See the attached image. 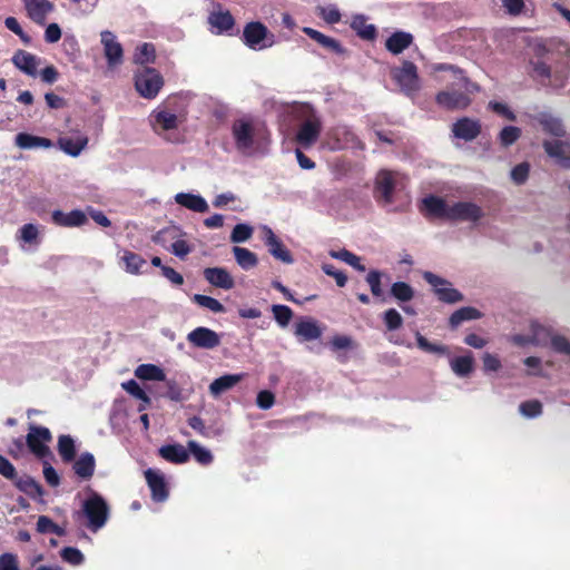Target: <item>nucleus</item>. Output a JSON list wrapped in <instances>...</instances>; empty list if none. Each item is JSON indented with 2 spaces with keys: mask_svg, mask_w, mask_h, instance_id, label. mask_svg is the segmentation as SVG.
I'll return each mask as SVG.
<instances>
[{
  "mask_svg": "<svg viewBox=\"0 0 570 570\" xmlns=\"http://www.w3.org/2000/svg\"><path fill=\"white\" fill-rule=\"evenodd\" d=\"M321 134V121L317 118L305 120L298 128L296 141L303 148H309L314 145Z\"/></svg>",
  "mask_w": 570,
  "mask_h": 570,
  "instance_id": "obj_17",
  "label": "nucleus"
},
{
  "mask_svg": "<svg viewBox=\"0 0 570 570\" xmlns=\"http://www.w3.org/2000/svg\"><path fill=\"white\" fill-rule=\"evenodd\" d=\"M14 485L30 498L41 497L43 494L42 487L31 476L24 475L14 479Z\"/></svg>",
  "mask_w": 570,
  "mask_h": 570,
  "instance_id": "obj_38",
  "label": "nucleus"
},
{
  "mask_svg": "<svg viewBox=\"0 0 570 570\" xmlns=\"http://www.w3.org/2000/svg\"><path fill=\"white\" fill-rule=\"evenodd\" d=\"M88 137L83 134L75 136L60 137L58 139L59 148L71 157H78L88 145Z\"/></svg>",
  "mask_w": 570,
  "mask_h": 570,
  "instance_id": "obj_24",
  "label": "nucleus"
},
{
  "mask_svg": "<svg viewBox=\"0 0 570 570\" xmlns=\"http://www.w3.org/2000/svg\"><path fill=\"white\" fill-rule=\"evenodd\" d=\"M208 23L215 29L214 33L222 35L233 29L235 20L228 10L214 11L208 17Z\"/></svg>",
  "mask_w": 570,
  "mask_h": 570,
  "instance_id": "obj_28",
  "label": "nucleus"
},
{
  "mask_svg": "<svg viewBox=\"0 0 570 570\" xmlns=\"http://www.w3.org/2000/svg\"><path fill=\"white\" fill-rule=\"evenodd\" d=\"M481 312L474 307H461L455 311L450 317L451 327H458L465 321L478 320L481 317Z\"/></svg>",
  "mask_w": 570,
  "mask_h": 570,
  "instance_id": "obj_42",
  "label": "nucleus"
},
{
  "mask_svg": "<svg viewBox=\"0 0 570 570\" xmlns=\"http://www.w3.org/2000/svg\"><path fill=\"white\" fill-rule=\"evenodd\" d=\"M550 343L556 352L570 356V342L564 336L552 335Z\"/></svg>",
  "mask_w": 570,
  "mask_h": 570,
  "instance_id": "obj_63",
  "label": "nucleus"
},
{
  "mask_svg": "<svg viewBox=\"0 0 570 570\" xmlns=\"http://www.w3.org/2000/svg\"><path fill=\"white\" fill-rule=\"evenodd\" d=\"M155 59V47L151 43L145 42L137 47L134 55V61L139 65L153 62Z\"/></svg>",
  "mask_w": 570,
  "mask_h": 570,
  "instance_id": "obj_51",
  "label": "nucleus"
},
{
  "mask_svg": "<svg viewBox=\"0 0 570 570\" xmlns=\"http://www.w3.org/2000/svg\"><path fill=\"white\" fill-rule=\"evenodd\" d=\"M422 203L429 215L448 220L450 203L433 195L423 198Z\"/></svg>",
  "mask_w": 570,
  "mask_h": 570,
  "instance_id": "obj_27",
  "label": "nucleus"
},
{
  "mask_svg": "<svg viewBox=\"0 0 570 570\" xmlns=\"http://www.w3.org/2000/svg\"><path fill=\"white\" fill-rule=\"evenodd\" d=\"M233 254L237 265L244 271L254 268L258 264L256 254L245 247L234 246Z\"/></svg>",
  "mask_w": 570,
  "mask_h": 570,
  "instance_id": "obj_36",
  "label": "nucleus"
},
{
  "mask_svg": "<svg viewBox=\"0 0 570 570\" xmlns=\"http://www.w3.org/2000/svg\"><path fill=\"white\" fill-rule=\"evenodd\" d=\"M52 439L51 432L48 428L30 425L29 432L27 434L26 441L30 451L38 459H46L51 455V451L47 443H49Z\"/></svg>",
  "mask_w": 570,
  "mask_h": 570,
  "instance_id": "obj_9",
  "label": "nucleus"
},
{
  "mask_svg": "<svg viewBox=\"0 0 570 570\" xmlns=\"http://www.w3.org/2000/svg\"><path fill=\"white\" fill-rule=\"evenodd\" d=\"M303 32L322 47L337 55H343L345 52V49L342 47V45L332 37H328L311 27H304Z\"/></svg>",
  "mask_w": 570,
  "mask_h": 570,
  "instance_id": "obj_30",
  "label": "nucleus"
},
{
  "mask_svg": "<svg viewBox=\"0 0 570 570\" xmlns=\"http://www.w3.org/2000/svg\"><path fill=\"white\" fill-rule=\"evenodd\" d=\"M191 299L197 305H199V306H202L204 308H207V309H209L213 313H223V312H225L224 305L219 301L214 298V297H210V296H207V295H203V294H195Z\"/></svg>",
  "mask_w": 570,
  "mask_h": 570,
  "instance_id": "obj_50",
  "label": "nucleus"
},
{
  "mask_svg": "<svg viewBox=\"0 0 570 570\" xmlns=\"http://www.w3.org/2000/svg\"><path fill=\"white\" fill-rule=\"evenodd\" d=\"M51 217L56 225L62 227H80L88 222L86 213L80 209H73L69 213L53 210Z\"/></svg>",
  "mask_w": 570,
  "mask_h": 570,
  "instance_id": "obj_22",
  "label": "nucleus"
},
{
  "mask_svg": "<svg viewBox=\"0 0 570 570\" xmlns=\"http://www.w3.org/2000/svg\"><path fill=\"white\" fill-rule=\"evenodd\" d=\"M438 70H453L456 81L445 90L440 91L436 104L448 110H461L471 104L470 95L479 90V86L470 81L461 70L453 66L441 65Z\"/></svg>",
  "mask_w": 570,
  "mask_h": 570,
  "instance_id": "obj_1",
  "label": "nucleus"
},
{
  "mask_svg": "<svg viewBox=\"0 0 570 570\" xmlns=\"http://www.w3.org/2000/svg\"><path fill=\"white\" fill-rule=\"evenodd\" d=\"M253 235V227L248 224H237L230 234V242L234 244L244 243Z\"/></svg>",
  "mask_w": 570,
  "mask_h": 570,
  "instance_id": "obj_52",
  "label": "nucleus"
},
{
  "mask_svg": "<svg viewBox=\"0 0 570 570\" xmlns=\"http://www.w3.org/2000/svg\"><path fill=\"white\" fill-rule=\"evenodd\" d=\"M174 199L179 206L195 213H206L209 209L207 200L199 194L178 193Z\"/></svg>",
  "mask_w": 570,
  "mask_h": 570,
  "instance_id": "obj_25",
  "label": "nucleus"
},
{
  "mask_svg": "<svg viewBox=\"0 0 570 570\" xmlns=\"http://www.w3.org/2000/svg\"><path fill=\"white\" fill-rule=\"evenodd\" d=\"M390 293L399 302H410L414 297L413 287L405 282L393 283Z\"/></svg>",
  "mask_w": 570,
  "mask_h": 570,
  "instance_id": "obj_48",
  "label": "nucleus"
},
{
  "mask_svg": "<svg viewBox=\"0 0 570 570\" xmlns=\"http://www.w3.org/2000/svg\"><path fill=\"white\" fill-rule=\"evenodd\" d=\"M481 131V125L478 120L463 117L459 119L452 126V132L454 137L471 141L475 139Z\"/></svg>",
  "mask_w": 570,
  "mask_h": 570,
  "instance_id": "obj_20",
  "label": "nucleus"
},
{
  "mask_svg": "<svg viewBox=\"0 0 570 570\" xmlns=\"http://www.w3.org/2000/svg\"><path fill=\"white\" fill-rule=\"evenodd\" d=\"M60 556L63 561L72 566H79L85 560L82 552L79 549L72 547L63 548L60 552Z\"/></svg>",
  "mask_w": 570,
  "mask_h": 570,
  "instance_id": "obj_58",
  "label": "nucleus"
},
{
  "mask_svg": "<svg viewBox=\"0 0 570 570\" xmlns=\"http://www.w3.org/2000/svg\"><path fill=\"white\" fill-rule=\"evenodd\" d=\"M396 187V174L389 170H381L375 179V193L379 200L384 205L393 202V194Z\"/></svg>",
  "mask_w": 570,
  "mask_h": 570,
  "instance_id": "obj_16",
  "label": "nucleus"
},
{
  "mask_svg": "<svg viewBox=\"0 0 570 570\" xmlns=\"http://www.w3.org/2000/svg\"><path fill=\"white\" fill-rule=\"evenodd\" d=\"M532 345L543 346L550 343L552 337V332L550 328L540 325L537 322H532L530 325Z\"/></svg>",
  "mask_w": 570,
  "mask_h": 570,
  "instance_id": "obj_45",
  "label": "nucleus"
},
{
  "mask_svg": "<svg viewBox=\"0 0 570 570\" xmlns=\"http://www.w3.org/2000/svg\"><path fill=\"white\" fill-rule=\"evenodd\" d=\"M351 28L363 40L372 41L377 36L376 27L374 24L367 23V18L364 14L353 16Z\"/></svg>",
  "mask_w": 570,
  "mask_h": 570,
  "instance_id": "obj_31",
  "label": "nucleus"
},
{
  "mask_svg": "<svg viewBox=\"0 0 570 570\" xmlns=\"http://www.w3.org/2000/svg\"><path fill=\"white\" fill-rule=\"evenodd\" d=\"M120 261L125 265V271L134 275L139 274L141 267L146 265V261L140 255L127 249L122 252Z\"/></svg>",
  "mask_w": 570,
  "mask_h": 570,
  "instance_id": "obj_40",
  "label": "nucleus"
},
{
  "mask_svg": "<svg viewBox=\"0 0 570 570\" xmlns=\"http://www.w3.org/2000/svg\"><path fill=\"white\" fill-rule=\"evenodd\" d=\"M186 338L193 347L203 350H214L222 343V335L205 326L194 328Z\"/></svg>",
  "mask_w": 570,
  "mask_h": 570,
  "instance_id": "obj_11",
  "label": "nucleus"
},
{
  "mask_svg": "<svg viewBox=\"0 0 570 570\" xmlns=\"http://www.w3.org/2000/svg\"><path fill=\"white\" fill-rule=\"evenodd\" d=\"M544 151L563 168H570V137L563 140H544Z\"/></svg>",
  "mask_w": 570,
  "mask_h": 570,
  "instance_id": "obj_14",
  "label": "nucleus"
},
{
  "mask_svg": "<svg viewBox=\"0 0 570 570\" xmlns=\"http://www.w3.org/2000/svg\"><path fill=\"white\" fill-rule=\"evenodd\" d=\"M295 336L299 342L315 341L322 336V330L312 318H302L295 323Z\"/></svg>",
  "mask_w": 570,
  "mask_h": 570,
  "instance_id": "obj_23",
  "label": "nucleus"
},
{
  "mask_svg": "<svg viewBox=\"0 0 570 570\" xmlns=\"http://www.w3.org/2000/svg\"><path fill=\"white\" fill-rule=\"evenodd\" d=\"M149 125L153 131L170 144H179L183 141V135L179 127L185 122V117L177 114L169 106L160 105L149 115Z\"/></svg>",
  "mask_w": 570,
  "mask_h": 570,
  "instance_id": "obj_3",
  "label": "nucleus"
},
{
  "mask_svg": "<svg viewBox=\"0 0 570 570\" xmlns=\"http://www.w3.org/2000/svg\"><path fill=\"white\" fill-rule=\"evenodd\" d=\"M135 375L140 380L164 381L165 372L154 364H141L135 370Z\"/></svg>",
  "mask_w": 570,
  "mask_h": 570,
  "instance_id": "obj_41",
  "label": "nucleus"
},
{
  "mask_svg": "<svg viewBox=\"0 0 570 570\" xmlns=\"http://www.w3.org/2000/svg\"><path fill=\"white\" fill-rule=\"evenodd\" d=\"M0 570H20L18 558L13 553H2L0 556Z\"/></svg>",
  "mask_w": 570,
  "mask_h": 570,
  "instance_id": "obj_64",
  "label": "nucleus"
},
{
  "mask_svg": "<svg viewBox=\"0 0 570 570\" xmlns=\"http://www.w3.org/2000/svg\"><path fill=\"white\" fill-rule=\"evenodd\" d=\"M261 229L263 233V240L265 245L268 247L271 255L285 264H292L294 259L289 250L278 239L273 229L267 225H263Z\"/></svg>",
  "mask_w": 570,
  "mask_h": 570,
  "instance_id": "obj_13",
  "label": "nucleus"
},
{
  "mask_svg": "<svg viewBox=\"0 0 570 570\" xmlns=\"http://www.w3.org/2000/svg\"><path fill=\"white\" fill-rule=\"evenodd\" d=\"M331 138L334 140L332 146L333 149H344V148H358L363 149V142L357 138L354 131L345 126L338 125L331 130Z\"/></svg>",
  "mask_w": 570,
  "mask_h": 570,
  "instance_id": "obj_15",
  "label": "nucleus"
},
{
  "mask_svg": "<svg viewBox=\"0 0 570 570\" xmlns=\"http://www.w3.org/2000/svg\"><path fill=\"white\" fill-rule=\"evenodd\" d=\"M28 17L37 24L43 26L47 16L53 10V4L48 0H22Z\"/></svg>",
  "mask_w": 570,
  "mask_h": 570,
  "instance_id": "obj_19",
  "label": "nucleus"
},
{
  "mask_svg": "<svg viewBox=\"0 0 570 570\" xmlns=\"http://www.w3.org/2000/svg\"><path fill=\"white\" fill-rule=\"evenodd\" d=\"M121 387L131 396L140 400L145 403H150V397L147 393L139 386V384L135 380H129L121 383Z\"/></svg>",
  "mask_w": 570,
  "mask_h": 570,
  "instance_id": "obj_54",
  "label": "nucleus"
},
{
  "mask_svg": "<svg viewBox=\"0 0 570 570\" xmlns=\"http://www.w3.org/2000/svg\"><path fill=\"white\" fill-rule=\"evenodd\" d=\"M43 478L46 482L52 488H56L60 484V476L58 472L48 461H43Z\"/></svg>",
  "mask_w": 570,
  "mask_h": 570,
  "instance_id": "obj_62",
  "label": "nucleus"
},
{
  "mask_svg": "<svg viewBox=\"0 0 570 570\" xmlns=\"http://www.w3.org/2000/svg\"><path fill=\"white\" fill-rule=\"evenodd\" d=\"M320 17L327 23L334 24L341 21V12L335 4L317 7Z\"/></svg>",
  "mask_w": 570,
  "mask_h": 570,
  "instance_id": "obj_53",
  "label": "nucleus"
},
{
  "mask_svg": "<svg viewBox=\"0 0 570 570\" xmlns=\"http://www.w3.org/2000/svg\"><path fill=\"white\" fill-rule=\"evenodd\" d=\"M205 279L213 286L222 289H232L235 281L229 272L224 267H207L204 269Z\"/></svg>",
  "mask_w": 570,
  "mask_h": 570,
  "instance_id": "obj_21",
  "label": "nucleus"
},
{
  "mask_svg": "<svg viewBox=\"0 0 570 570\" xmlns=\"http://www.w3.org/2000/svg\"><path fill=\"white\" fill-rule=\"evenodd\" d=\"M187 446L189 452L193 454V456L198 463L203 465H208L213 462L214 456L207 448L202 446L196 441H189L187 443Z\"/></svg>",
  "mask_w": 570,
  "mask_h": 570,
  "instance_id": "obj_47",
  "label": "nucleus"
},
{
  "mask_svg": "<svg viewBox=\"0 0 570 570\" xmlns=\"http://www.w3.org/2000/svg\"><path fill=\"white\" fill-rule=\"evenodd\" d=\"M519 411L525 417H537L542 413V404L537 400L525 401L519 405Z\"/></svg>",
  "mask_w": 570,
  "mask_h": 570,
  "instance_id": "obj_56",
  "label": "nucleus"
},
{
  "mask_svg": "<svg viewBox=\"0 0 570 570\" xmlns=\"http://www.w3.org/2000/svg\"><path fill=\"white\" fill-rule=\"evenodd\" d=\"M521 137V129L515 126H505L498 135L499 144L508 148Z\"/></svg>",
  "mask_w": 570,
  "mask_h": 570,
  "instance_id": "obj_49",
  "label": "nucleus"
},
{
  "mask_svg": "<svg viewBox=\"0 0 570 570\" xmlns=\"http://www.w3.org/2000/svg\"><path fill=\"white\" fill-rule=\"evenodd\" d=\"M13 65L28 76H37V57L23 50H18L12 57Z\"/></svg>",
  "mask_w": 570,
  "mask_h": 570,
  "instance_id": "obj_29",
  "label": "nucleus"
},
{
  "mask_svg": "<svg viewBox=\"0 0 570 570\" xmlns=\"http://www.w3.org/2000/svg\"><path fill=\"white\" fill-rule=\"evenodd\" d=\"M274 318L281 327H286L293 317L292 309L286 305H273Z\"/></svg>",
  "mask_w": 570,
  "mask_h": 570,
  "instance_id": "obj_55",
  "label": "nucleus"
},
{
  "mask_svg": "<svg viewBox=\"0 0 570 570\" xmlns=\"http://www.w3.org/2000/svg\"><path fill=\"white\" fill-rule=\"evenodd\" d=\"M413 42V36L406 31H395L385 41V48L393 55H400Z\"/></svg>",
  "mask_w": 570,
  "mask_h": 570,
  "instance_id": "obj_26",
  "label": "nucleus"
},
{
  "mask_svg": "<svg viewBox=\"0 0 570 570\" xmlns=\"http://www.w3.org/2000/svg\"><path fill=\"white\" fill-rule=\"evenodd\" d=\"M100 42L104 47V53L109 67H116L122 63L124 49L121 43L117 40L116 35L110 30H102L100 32Z\"/></svg>",
  "mask_w": 570,
  "mask_h": 570,
  "instance_id": "obj_12",
  "label": "nucleus"
},
{
  "mask_svg": "<svg viewBox=\"0 0 570 570\" xmlns=\"http://www.w3.org/2000/svg\"><path fill=\"white\" fill-rule=\"evenodd\" d=\"M382 272L377 269H372L366 275V283L368 284L372 294L375 297H380L383 294L382 287H381V278H382Z\"/></svg>",
  "mask_w": 570,
  "mask_h": 570,
  "instance_id": "obj_59",
  "label": "nucleus"
},
{
  "mask_svg": "<svg viewBox=\"0 0 570 570\" xmlns=\"http://www.w3.org/2000/svg\"><path fill=\"white\" fill-rule=\"evenodd\" d=\"M236 150L246 157H253L263 148V129L252 118L235 119L230 127Z\"/></svg>",
  "mask_w": 570,
  "mask_h": 570,
  "instance_id": "obj_2",
  "label": "nucleus"
},
{
  "mask_svg": "<svg viewBox=\"0 0 570 570\" xmlns=\"http://www.w3.org/2000/svg\"><path fill=\"white\" fill-rule=\"evenodd\" d=\"M243 376V374H226L215 379L209 385L210 394L215 397L219 396L239 383Z\"/></svg>",
  "mask_w": 570,
  "mask_h": 570,
  "instance_id": "obj_35",
  "label": "nucleus"
},
{
  "mask_svg": "<svg viewBox=\"0 0 570 570\" xmlns=\"http://www.w3.org/2000/svg\"><path fill=\"white\" fill-rule=\"evenodd\" d=\"M423 278L432 286L440 301L448 304H454L463 301V295L452 286L450 281L432 272H424Z\"/></svg>",
  "mask_w": 570,
  "mask_h": 570,
  "instance_id": "obj_8",
  "label": "nucleus"
},
{
  "mask_svg": "<svg viewBox=\"0 0 570 570\" xmlns=\"http://www.w3.org/2000/svg\"><path fill=\"white\" fill-rule=\"evenodd\" d=\"M86 498L81 503V512L87 519V528L91 532L102 529L109 520L110 507L107 500L90 487L85 490Z\"/></svg>",
  "mask_w": 570,
  "mask_h": 570,
  "instance_id": "obj_4",
  "label": "nucleus"
},
{
  "mask_svg": "<svg viewBox=\"0 0 570 570\" xmlns=\"http://www.w3.org/2000/svg\"><path fill=\"white\" fill-rule=\"evenodd\" d=\"M159 454L166 461L176 464L185 463L189 459L188 450L181 444L163 445L159 449Z\"/></svg>",
  "mask_w": 570,
  "mask_h": 570,
  "instance_id": "obj_33",
  "label": "nucleus"
},
{
  "mask_svg": "<svg viewBox=\"0 0 570 570\" xmlns=\"http://www.w3.org/2000/svg\"><path fill=\"white\" fill-rule=\"evenodd\" d=\"M243 42L252 50L261 51L276 43L275 35L259 21L248 22L243 30Z\"/></svg>",
  "mask_w": 570,
  "mask_h": 570,
  "instance_id": "obj_5",
  "label": "nucleus"
},
{
  "mask_svg": "<svg viewBox=\"0 0 570 570\" xmlns=\"http://www.w3.org/2000/svg\"><path fill=\"white\" fill-rule=\"evenodd\" d=\"M415 338L417 346L426 353L438 354L441 356H450L451 354L450 348L446 345L431 343L419 332L415 334Z\"/></svg>",
  "mask_w": 570,
  "mask_h": 570,
  "instance_id": "obj_46",
  "label": "nucleus"
},
{
  "mask_svg": "<svg viewBox=\"0 0 570 570\" xmlns=\"http://www.w3.org/2000/svg\"><path fill=\"white\" fill-rule=\"evenodd\" d=\"M530 173V165L525 161L518 164L511 169L510 177L517 185H522L527 181Z\"/></svg>",
  "mask_w": 570,
  "mask_h": 570,
  "instance_id": "obj_57",
  "label": "nucleus"
},
{
  "mask_svg": "<svg viewBox=\"0 0 570 570\" xmlns=\"http://www.w3.org/2000/svg\"><path fill=\"white\" fill-rule=\"evenodd\" d=\"M164 85L161 75L154 68H145L136 75L135 87L141 97L155 98Z\"/></svg>",
  "mask_w": 570,
  "mask_h": 570,
  "instance_id": "obj_6",
  "label": "nucleus"
},
{
  "mask_svg": "<svg viewBox=\"0 0 570 570\" xmlns=\"http://www.w3.org/2000/svg\"><path fill=\"white\" fill-rule=\"evenodd\" d=\"M73 471L75 473L83 479H90L95 473L96 461L95 456L90 452H83L79 455L77 460H73Z\"/></svg>",
  "mask_w": 570,
  "mask_h": 570,
  "instance_id": "obj_32",
  "label": "nucleus"
},
{
  "mask_svg": "<svg viewBox=\"0 0 570 570\" xmlns=\"http://www.w3.org/2000/svg\"><path fill=\"white\" fill-rule=\"evenodd\" d=\"M19 238L23 240L24 243L32 244L37 242L38 238V227L35 224H24L19 229Z\"/></svg>",
  "mask_w": 570,
  "mask_h": 570,
  "instance_id": "obj_61",
  "label": "nucleus"
},
{
  "mask_svg": "<svg viewBox=\"0 0 570 570\" xmlns=\"http://www.w3.org/2000/svg\"><path fill=\"white\" fill-rule=\"evenodd\" d=\"M16 145L21 149H48L53 146V142L45 137H38L26 132H20L16 136Z\"/></svg>",
  "mask_w": 570,
  "mask_h": 570,
  "instance_id": "obj_34",
  "label": "nucleus"
},
{
  "mask_svg": "<svg viewBox=\"0 0 570 570\" xmlns=\"http://www.w3.org/2000/svg\"><path fill=\"white\" fill-rule=\"evenodd\" d=\"M383 321L389 331H395L400 328L403 323L401 314L395 308L385 311Z\"/></svg>",
  "mask_w": 570,
  "mask_h": 570,
  "instance_id": "obj_60",
  "label": "nucleus"
},
{
  "mask_svg": "<svg viewBox=\"0 0 570 570\" xmlns=\"http://www.w3.org/2000/svg\"><path fill=\"white\" fill-rule=\"evenodd\" d=\"M147 484L151 491V498L156 502H164L168 498V490L164 475L154 469L145 471Z\"/></svg>",
  "mask_w": 570,
  "mask_h": 570,
  "instance_id": "obj_18",
  "label": "nucleus"
},
{
  "mask_svg": "<svg viewBox=\"0 0 570 570\" xmlns=\"http://www.w3.org/2000/svg\"><path fill=\"white\" fill-rule=\"evenodd\" d=\"M450 366L458 376L464 377L473 370V357L471 354L453 357L450 360Z\"/></svg>",
  "mask_w": 570,
  "mask_h": 570,
  "instance_id": "obj_43",
  "label": "nucleus"
},
{
  "mask_svg": "<svg viewBox=\"0 0 570 570\" xmlns=\"http://www.w3.org/2000/svg\"><path fill=\"white\" fill-rule=\"evenodd\" d=\"M537 119L546 132L556 137L564 136V128L560 119L549 114H540Z\"/></svg>",
  "mask_w": 570,
  "mask_h": 570,
  "instance_id": "obj_39",
  "label": "nucleus"
},
{
  "mask_svg": "<svg viewBox=\"0 0 570 570\" xmlns=\"http://www.w3.org/2000/svg\"><path fill=\"white\" fill-rule=\"evenodd\" d=\"M330 256L335 259L344 262L345 264L352 266L358 272H365L366 269L365 265L361 263V257L345 248L340 250H331Z\"/></svg>",
  "mask_w": 570,
  "mask_h": 570,
  "instance_id": "obj_44",
  "label": "nucleus"
},
{
  "mask_svg": "<svg viewBox=\"0 0 570 570\" xmlns=\"http://www.w3.org/2000/svg\"><path fill=\"white\" fill-rule=\"evenodd\" d=\"M484 216L482 208L472 202L450 203L448 220L476 223Z\"/></svg>",
  "mask_w": 570,
  "mask_h": 570,
  "instance_id": "obj_10",
  "label": "nucleus"
},
{
  "mask_svg": "<svg viewBox=\"0 0 570 570\" xmlns=\"http://www.w3.org/2000/svg\"><path fill=\"white\" fill-rule=\"evenodd\" d=\"M392 77L406 96H413L420 90L417 68L411 61H403L400 68L393 69Z\"/></svg>",
  "mask_w": 570,
  "mask_h": 570,
  "instance_id": "obj_7",
  "label": "nucleus"
},
{
  "mask_svg": "<svg viewBox=\"0 0 570 570\" xmlns=\"http://www.w3.org/2000/svg\"><path fill=\"white\" fill-rule=\"evenodd\" d=\"M57 450L65 463H70L76 459L75 440L68 434H62L58 438Z\"/></svg>",
  "mask_w": 570,
  "mask_h": 570,
  "instance_id": "obj_37",
  "label": "nucleus"
}]
</instances>
